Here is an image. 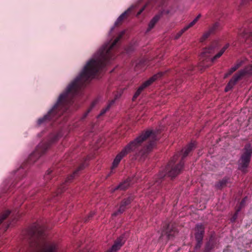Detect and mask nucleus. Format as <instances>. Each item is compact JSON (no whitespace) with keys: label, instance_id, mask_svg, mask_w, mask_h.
Wrapping results in <instances>:
<instances>
[{"label":"nucleus","instance_id":"nucleus-26","mask_svg":"<svg viewBox=\"0 0 252 252\" xmlns=\"http://www.w3.org/2000/svg\"><path fill=\"white\" fill-rule=\"evenodd\" d=\"M186 31H187L186 28L184 27L181 30H180L179 32H178L175 35L174 38L175 39H178L182 34L183 33H184Z\"/></svg>","mask_w":252,"mask_h":252},{"label":"nucleus","instance_id":"nucleus-10","mask_svg":"<svg viewBox=\"0 0 252 252\" xmlns=\"http://www.w3.org/2000/svg\"><path fill=\"white\" fill-rule=\"evenodd\" d=\"M178 232V231L175 224H169L162 232V235H166L168 239H170L172 238Z\"/></svg>","mask_w":252,"mask_h":252},{"label":"nucleus","instance_id":"nucleus-28","mask_svg":"<svg viewBox=\"0 0 252 252\" xmlns=\"http://www.w3.org/2000/svg\"><path fill=\"white\" fill-rule=\"evenodd\" d=\"M53 171L49 169L47 171V172L44 176L45 180H50L51 179L50 174L52 173Z\"/></svg>","mask_w":252,"mask_h":252},{"label":"nucleus","instance_id":"nucleus-13","mask_svg":"<svg viewBox=\"0 0 252 252\" xmlns=\"http://www.w3.org/2000/svg\"><path fill=\"white\" fill-rule=\"evenodd\" d=\"M133 198L132 196H129L127 198L124 199L120 205V208L117 212L113 214L114 216L118 215L119 214L123 213L126 209V206L129 205L133 200Z\"/></svg>","mask_w":252,"mask_h":252},{"label":"nucleus","instance_id":"nucleus-39","mask_svg":"<svg viewBox=\"0 0 252 252\" xmlns=\"http://www.w3.org/2000/svg\"><path fill=\"white\" fill-rule=\"evenodd\" d=\"M251 1H252V0H242V2L244 4H245L248 2H250Z\"/></svg>","mask_w":252,"mask_h":252},{"label":"nucleus","instance_id":"nucleus-20","mask_svg":"<svg viewBox=\"0 0 252 252\" xmlns=\"http://www.w3.org/2000/svg\"><path fill=\"white\" fill-rule=\"evenodd\" d=\"M200 17H201V14H198L197 16V17L192 22H191L189 24H188V25H187L185 27L186 29L187 30H188L190 28L193 26L197 23V22L198 21V20L199 19V18Z\"/></svg>","mask_w":252,"mask_h":252},{"label":"nucleus","instance_id":"nucleus-3","mask_svg":"<svg viewBox=\"0 0 252 252\" xmlns=\"http://www.w3.org/2000/svg\"><path fill=\"white\" fill-rule=\"evenodd\" d=\"M158 139L157 132L153 130H147L135 139L133 141L127 144L118 154L115 158L112 165L113 168L116 167L119 164L121 159L129 153L138 150L141 146L142 143L148 141L149 143L145 149V152L150 151L154 146L155 141Z\"/></svg>","mask_w":252,"mask_h":252},{"label":"nucleus","instance_id":"nucleus-18","mask_svg":"<svg viewBox=\"0 0 252 252\" xmlns=\"http://www.w3.org/2000/svg\"><path fill=\"white\" fill-rule=\"evenodd\" d=\"M115 102V99H113L111 101H110L109 103L107 104V106L102 109L100 113V114L99 115V116H102L103 115V114H104L108 110H109L110 108L111 107V106H112V105Z\"/></svg>","mask_w":252,"mask_h":252},{"label":"nucleus","instance_id":"nucleus-9","mask_svg":"<svg viewBox=\"0 0 252 252\" xmlns=\"http://www.w3.org/2000/svg\"><path fill=\"white\" fill-rule=\"evenodd\" d=\"M47 149L46 145L42 143L38 145L35 150L30 155L29 160V162H35L42 154H43Z\"/></svg>","mask_w":252,"mask_h":252},{"label":"nucleus","instance_id":"nucleus-6","mask_svg":"<svg viewBox=\"0 0 252 252\" xmlns=\"http://www.w3.org/2000/svg\"><path fill=\"white\" fill-rule=\"evenodd\" d=\"M218 41L213 42L210 45L203 49V52L201 55V58L202 59L203 62H210L209 64H205V62L202 63V66L208 67L211 65V63L215 62V60L220 58L222 54L224 53L225 50L228 48L229 44L224 45L222 49L213 57L210 58L211 55L214 53L216 49L218 47Z\"/></svg>","mask_w":252,"mask_h":252},{"label":"nucleus","instance_id":"nucleus-16","mask_svg":"<svg viewBox=\"0 0 252 252\" xmlns=\"http://www.w3.org/2000/svg\"><path fill=\"white\" fill-rule=\"evenodd\" d=\"M228 183V179L225 177L221 180L216 185L217 188L221 189L226 187Z\"/></svg>","mask_w":252,"mask_h":252},{"label":"nucleus","instance_id":"nucleus-30","mask_svg":"<svg viewBox=\"0 0 252 252\" xmlns=\"http://www.w3.org/2000/svg\"><path fill=\"white\" fill-rule=\"evenodd\" d=\"M197 241L196 245L195 247V249H199L201 247L202 245V241H199V240H196Z\"/></svg>","mask_w":252,"mask_h":252},{"label":"nucleus","instance_id":"nucleus-40","mask_svg":"<svg viewBox=\"0 0 252 252\" xmlns=\"http://www.w3.org/2000/svg\"><path fill=\"white\" fill-rule=\"evenodd\" d=\"M94 213H91L90 214L89 216V217H92L94 215Z\"/></svg>","mask_w":252,"mask_h":252},{"label":"nucleus","instance_id":"nucleus-2","mask_svg":"<svg viewBox=\"0 0 252 252\" xmlns=\"http://www.w3.org/2000/svg\"><path fill=\"white\" fill-rule=\"evenodd\" d=\"M29 246L27 252H55L57 245L48 241L44 233V228L38 225L32 226L28 231Z\"/></svg>","mask_w":252,"mask_h":252},{"label":"nucleus","instance_id":"nucleus-7","mask_svg":"<svg viewBox=\"0 0 252 252\" xmlns=\"http://www.w3.org/2000/svg\"><path fill=\"white\" fill-rule=\"evenodd\" d=\"M252 155V147L250 144H247L242 150V154L239 160V168L244 172L248 166Z\"/></svg>","mask_w":252,"mask_h":252},{"label":"nucleus","instance_id":"nucleus-14","mask_svg":"<svg viewBox=\"0 0 252 252\" xmlns=\"http://www.w3.org/2000/svg\"><path fill=\"white\" fill-rule=\"evenodd\" d=\"M125 240L123 236L119 237L112 246L110 250L107 252H116L124 244Z\"/></svg>","mask_w":252,"mask_h":252},{"label":"nucleus","instance_id":"nucleus-21","mask_svg":"<svg viewBox=\"0 0 252 252\" xmlns=\"http://www.w3.org/2000/svg\"><path fill=\"white\" fill-rule=\"evenodd\" d=\"M131 8H128L126 11L122 14L118 18L117 23L121 22L123 21L127 16V15L130 12Z\"/></svg>","mask_w":252,"mask_h":252},{"label":"nucleus","instance_id":"nucleus-24","mask_svg":"<svg viewBox=\"0 0 252 252\" xmlns=\"http://www.w3.org/2000/svg\"><path fill=\"white\" fill-rule=\"evenodd\" d=\"M10 212L8 210L5 211L0 216V224L2 223L3 220H4L10 214Z\"/></svg>","mask_w":252,"mask_h":252},{"label":"nucleus","instance_id":"nucleus-35","mask_svg":"<svg viewBox=\"0 0 252 252\" xmlns=\"http://www.w3.org/2000/svg\"><path fill=\"white\" fill-rule=\"evenodd\" d=\"M145 6H144L143 7H142L140 10L137 13V16L138 15H139L140 14H141V13L143 11V10L145 9Z\"/></svg>","mask_w":252,"mask_h":252},{"label":"nucleus","instance_id":"nucleus-27","mask_svg":"<svg viewBox=\"0 0 252 252\" xmlns=\"http://www.w3.org/2000/svg\"><path fill=\"white\" fill-rule=\"evenodd\" d=\"M245 60H238L235 65L239 68L241 67L243 64L245 63Z\"/></svg>","mask_w":252,"mask_h":252},{"label":"nucleus","instance_id":"nucleus-25","mask_svg":"<svg viewBox=\"0 0 252 252\" xmlns=\"http://www.w3.org/2000/svg\"><path fill=\"white\" fill-rule=\"evenodd\" d=\"M220 24L219 23H215L211 27H210L209 30L212 32L213 33L215 32L219 27Z\"/></svg>","mask_w":252,"mask_h":252},{"label":"nucleus","instance_id":"nucleus-15","mask_svg":"<svg viewBox=\"0 0 252 252\" xmlns=\"http://www.w3.org/2000/svg\"><path fill=\"white\" fill-rule=\"evenodd\" d=\"M130 186V179H128L126 180L124 182L120 184L118 186H117L114 190L116 189H120V190H125L127 189Z\"/></svg>","mask_w":252,"mask_h":252},{"label":"nucleus","instance_id":"nucleus-22","mask_svg":"<svg viewBox=\"0 0 252 252\" xmlns=\"http://www.w3.org/2000/svg\"><path fill=\"white\" fill-rule=\"evenodd\" d=\"M212 33L209 30L205 32L200 38V42H203L207 39L210 35Z\"/></svg>","mask_w":252,"mask_h":252},{"label":"nucleus","instance_id":"nucleus-19","mask_svg":"<svg viewBox=\"0 0 252 252\" xmlns=\"http://www.w3.org/2000/svg\"><path fill=\"white\" fill-rule=\"evenodd\" d=\"M200 17H201V14H198L197 16V17L192 22H191L189 24H188V25H187L185 27L186 29L187 30H188L190 28L193 26L197 23V22L198 21V20L199 19V18Z\"/></svg>","mask_w":252,"mask_h":252},{"label":"nucleus","instance_id":"nucleus-12","mask_svg":"<svg viewBox=\"0 0 252 252\" xmlns=\"http://www.w3.org/2000/svg\"><path fill=\"white\" fill-rule=\"evenodd\" d=\"M205 226L200 223L196 225L195 227V238L196 240L202 241L204 234Z\"/></svg>","mask_w":252,"mask_h":252},{"label":"nucleus","instance_id":"nucleus-37","mask_svg":"<svg viewBox=\"0 0 252 252\" xmlns=\"http://www.w3.org/2000/svg\"><path fill=\"white\" fill-rule=\"evenodd\" d=\"M145 6H144L143 7H142L140 10L137 13V16L138 15H139L140 14H141V13L143 11V10L145 9Z\"/></svg>","mask_w":252,"mask_h":252},{"label":"nucleus","instance_id":"nucleus-31","mask_svg":"<svg viewBox=\"0 0 252 252\" xmlns=\"http://www.w3.org/2000/svg\"><path fill=\"white\" fill-rule=\"evenodd\" d=\"M238 68L234 64L229 70V74H231L236 71Z\"/></svg>","mask_w":252,"mask_h":252},{"label":"nucleus","instance_id":"nucleus-17","mask_svg":"<svg viewBox=\"0 0 252 252\" xmlns=\"http://www.w3.org/2000/svg\"><path fill=\"white\" fill-rule=\"evenodd\" d=\"M159 19V16H155L150 22L148 26V28L147 30V32L150 31L152 29L154 28L156 23L158 21Z\"/></svg>","mask_w":252,"mask_h":252},{"label":"nucleus","instance_id":"nucleus-32","mask_svg":"<svg viewBox=\"0 0 252 252\" xmlns=\"http://www.w3.org/2000/svg\"><path fill=\"white\" fill-rule=\"evenodd\" d=\"M238 68L234 64L229 70V74H231L236 71Z\"/></svg>","mask_w":252,"mask_h":252},{"label":"nucleus","instance_id":"nucleus-38","mask_svg":"<svg viewBox=\"0 0 252 252\" xmlns=\"http://www.w3.org/2000/svg\"><path fill=\"white\" fill-rule=\"evenodd\" d=\"M145 6H144L143 7H142L140 10L137 13V16L138 15H139L140 14H141V13L143 11V10L145 9Z\"/></svg>","mask_w":252,"mask_h":252},{"label":"nucleus","instance_id":"nucleus-11","mask_svg":"<svg viewBox=\"0 0 252 252\" xmlns=\"http://www.w3.org/2000/svg\"><path fill=\"white\" fill-rule=\"evenodd\" d=\"M83 169L82 166H80L76 170H75L72 175H71L69 177L67 178L66 179L65 183H63V185H61V186L58 188L57 190V194L61 193L63 191V190H65V185L67 183L71 182V181L73 180L74 177L77 174L79 171L82 170Z\"/></svg>","mask_w":252,"mask_h":252},{"label":"nucleus","instance_id":"nucleus-23","mask_svg":"<svg viewBox=\"0 0 252 252\" xmlns=\"http://www.w3.org/2000/svg\"><path fill=\"white\" fill-rule=\"evenodd\" d=\"M246 199H247V198L246 197V198H244L241 201L240 204V207L238 209H237L236 213H235V214L234 215V216L233 217V220H234L236 219L238 212H239L240 210H241V209L244 206Z\"/></svg>","mask_w":252,"mask_h":252},{"label":"nucleus","instance_id":"nucleus-36","mask_svg":"<svg viewBox=\"0 0 252 252\" xmlns=\"http://www.w3.org/2000/svg\"><path fill=\"white\" fill-rule=\"evenodd\" d=\"M145 6H144L143 7H142L140 10L137 13V16L138 15H139L140 14H141V13L143 11V10L145 9Z\"/></svg>","mask_w":252,"mask_h":252},{"label":"nucleus","instance_id":"nucleus-29","mask_svg":"<svg viewBox=\"0 0 252 252\" xmlns=\"http://www.w3.org/2000/svg\"><path fill=\"white\" fill-rule=\"evenodd\" d=\"M96 101H94L93 102L92 105H91V108H90L84 114V116H83V119L85 118V117H86V116H87V115L88 114V113L91 111L92 108L95 105V104H96Z\"/></svg>","mask_w":252,"mask_h":252},{"label":"nucleus","instance_id":"nucleus-1","mask_svg":"<svg viewBox=\"0 0 252 252\" xmlns=\"http://www.w3.org/2000/svg\"><path fill=\"white\" fill-rule=\"evenodd\" d=\"M124 34V32H122L111 44H105L99 49L88 62L80 75L68 85L66 91L60 95L53 108L44 117L38 120L39 125L47 121H54L63 114L85 83L94 78L110 60L115 58L117 44Z\"/></svg>","mask_w":252,"mask_h":252},{"label":"nucleus","instance_id":"nucleus-33","mask_svg":"<svg viewBox=\"0 0 252 252\" xmlns=\"http://www.w3.org/2000/svg\"><path fill=\"white\" fill-rule=\"evenodd\" d=\"M238 68L234 64L229 70V74H231L236 71Z\"/></svg>","mask_w":252,"mask_h":252},{"label":"nucleus","instance_id":"nucleus-34","mask_svg":"<svg viewBox=\"0 0 252 252\" xmlns=\"http://www.w3.org/2000/svg\"><path fill=\"white\" fill-rule=\"evenodd\" d=\"M211 249L212 248L211 247H210L209 244H207L206 246L204 252H209Z\"/></svg>","mask_w":252,"mask_h":252},{"label":"nucleus","instance_id":"nucleus-8","mask_svg":"<svg viewBox=\"0 0 252 252\" xmlns=\"http://www.w3.org/2000/svg\"><path fill=\"white\" fill-rule=\"evenodd\" d=\"M164 74L162 72H159L158 73L154 75L152 77H151L149 79L144 82L137 89L135 94H134L132 99L134 100L141 94L142 91L151 85L155 81H156L158 78L161 77L163 74Z\"/></svg>","mask_w":252,"mask_h":252},{"label":"nucleus","instance_id":"nucleus-5","mask_svg":"<svg viewBox=\"0 0 252 252\" xmlns=\"http://www.w3.org/2000/svg\"><path fill=\"white\" fill-rule=\"evenodd\" d=\"M250 29H245L242 32H240L239 35L245 38L246 43L248 45L252 44V23L250 25ZM250 56L252 58V51L250 53ZM252 74V64L247 66L245 68L236 73L229 81L225 88L226 92L230 90L236 83L242 77L246 75Z\"/></svg>","mask_w":252,"mask_h":252},{"label":"nucleus","instance_id":"nucleus-4","mask_svg":"<svg viewBox=\"0 0 252 252\" xmlns=\"http://www.w3.org/2000/svg\"><path fill=\"white\" fill-rule=\"evenodd\" d=\"M195 143L191 142L189 144L187 147L183 150V155L182 159L179 164L176 166H173V164L176 162V160L179 158V155L176 154L173 156L167 167L165 168L164 172H160L158 175V178L155 183V185H158L161 183V179L163 178L165 175H167L168 176L172 178L176 177L178 175L183 168L184 162L183 158L186 157L189 153L195 148Z\"/></svg>","mask_w":252,"mask_h":252}]
</instances>
